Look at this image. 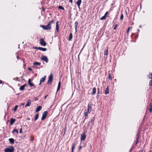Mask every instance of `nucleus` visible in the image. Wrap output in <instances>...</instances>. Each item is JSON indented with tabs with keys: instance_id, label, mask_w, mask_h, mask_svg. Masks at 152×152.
I'll return each mask as SVG.
<instances>
[{
	"instance_id": "1",
	"label": "nucleus",
	"mask_w": 152,
	"mask_h": 152,
	"mask_svg": "<svg viewBox=\"0 0 152 152\" xmlns=\"http://www.w3.org/2000/svg\"><path fill=\"white\" fill-rule=\"evenodd\" d=\"M41 27H42L45 30H50L51 29V26L50 24H48L47 25H41Z\"/></svg>"
},
{
	"instance_id": "2",
	"label": "nucleus",
	"mask_w": 152,
	"mask_h": 152,
	"mask_svg": "<svg viewBox=\"0 0 152 152\" xmlns=\"http://www.w3.org/2000/svg\"><path fill=\"white\" fill-rule=\"evenodd\" d=\"M53 79V75L52 73H51L48 77V84H51Z\"/></svg>"
},
{
	"instance_id": "3",
	"label": "nucleus",
	"mask_w": 152,
	"mask_h": 152,
	"mask_svg": "<svg viewBox=\"0 0 152 152\" xmlns=\"http://www.w3.org/2000/svg\"><path fill=\"white\" fill-rule=\"evenodd\" d=\"M14 148L13 146H10L9 148H7L5 150V152H13Z\"/></svg>"
},
{
	"instance_id": "4",
	"label": "nucleus",
	"mask_w": 152,
	"mask_h": 152,
	"mask_svg": "<svg viewBox=\"0 0 152 152\" xmlns=\"http://www.w3.org/2000/svg\"><path fill=\"white\" fill-rule=\"evenodd\" d=\"M48 112L47 111H45L42 114V117L41 119L42 121L44 120L46 118Z\"/></svg>"
},
{
	"instance_id": "5",
	"label": "nucleus",
	"mask_w": 152,
	"mask_h": 152,
	"mask_svg": "<svg viewBox=\"0 0 152 152\" xmlns=\"http://www.w3.org/2000/svg\"><path fill=\"white\" fill-rule=\"evenodd\" d=\"M40 44L43 46H46V43L44 39L42 38H41L40 39Z\"/></svg>"
},
{
	"instance_id": "6",
	"label": "nucleus",
	"mask_w": 152,
	"mask_h": 152,
	"mask_svg": "<svg viewBox=\"0 0 152 152\" xmlns=\"http://www.w3.org/2000/svg\"><path fill=\"white\" fill-rule=\"evenodd\" d=\"M41 59L42 60L44 61L46 63L48 62V59L47 57L45 56H42L41 57Z\"/></svg>"
},
{
	"instance_id": "7",
	"label": "nucleus",
	"mask_w": 152,
	"mask_h": 152,
	"mask_svg": "<svg viewBox=\"0 0 152 152\" xmlns=\"http://www.w3.org/2000/svg\"><path fill=\"white\" fill-rule=\"evenodd\" d=\"M88 113H90L91 110H92V107L91 105V104H88Z\"/></svg>"
},
{
	"instance_id": "8",
	"label": "nucleus",
	"mask_w": 152,
	"mask_h": 152,
	"mask_svg": "<svg viewBox=\"0 0 152 152\" xmlns=\"http://www.w3.org/2000/svg\"><path fill=\"white\" fill-rule=\"evenodd\" d=\"M86 138V135L85 132L83 133L81 136V140H84Z\"/></svg>"
},
{
	"instance_id": "9",
	"label": "nucleus",
	"mask_w": 152,
	"mask_h": 152,
	"mask_svg": "<svg viewBox=\"0 0 152 152\" xmlns=\"http://www.w3.org/2000/svg\"><path fill=\"white\" fill-rule=\"evenodd\" d=\"M46 76H45L44 77L42 78L40 80L39 85H40L42 83L44 82L45 81L46 79Z\"/></svg>"
},
{
	"instance_id": "10",
	"label": "nucleus",
	"mask_w": 152,
	"mask_h": 152,
	"mask_svg": "<svg viewBox=\"0 0 152 152\" xmlns=\"http://www.w3.org/2000/svg\"><path fill=\"white\" fill-rule=\"evenodd\" d=\"M28 83L29 86H34V85L33 83L31 82V80L30 79H29L28 80Z\"/></svg>"
},
{
	"instance_id": "11",
	"label": "nucleus",
	"mask_w": 152,
	"mask_h": 152,
	"mask_svg": "<svg viewBox=\"0 0 152 152\" xmlns=\"http://www.w3.org/2000/svg\"><path fill=\"white\" fill-rule=\"evenodd\" d=\"M81 3V0H78L76 2V3L77 5V6L79 8H80V6Z\"/></svg>"
},
{
	"instance_id": "12",
	"label": "nucleus",
	"mask_w": 152,
	"mask_h": 152,
	"mask_svg": "<svg viewBox=\"0 0 152 152\" xmlns=\"http://www.w3.org/2000/svg\"><path fill=\"white\" fill-rule=\"evenodd\" d=\"M15 121V119L12 118H11L10 119V124L11 125H13L14 122Z\"/></svg>"
},
{
	"instance_id": "13",
	"label": "nucleus",
	"mask_w": 152,
	"mask_h": 152,
	"mask_svg": "<svg viewBox=\"0 0 152 152\" xmlns=\"http://www.w3.org/2000/svg\"><path fill=\"white\" fill-rule=\"evenodd\" d=\"M26 84H25L21 86L20 88V91L23 90L24 89L25 87L26 86Z\"/></svg>"
},
{
	"instance_id": "14",
	"label": "nucleus",
	"mask_w": 152,
	"mask_h": 152,
	"mask_svg": "<svg viewBox=\"0 0 152 152\" xmlns=\"http://www.w3.org/2000/svg\"><path fill=\"white\" fill-rule=\"evenodd\" d=\"M31 104V101L29 99L26 105V107L30 105Z\"/></svg>"
},
{
	"instance_id": "15",
	"label": "nucleus",
	"mask_w": 152,
	"mask_h": 152,
	"mask_svg": "<svg viewBox=\"0 0 152 152\" xmlns=\"http://www.w3.org/2000/svg\"><path fill=\"white\" fill-rule=\"evenodd\" d=\"M109 88H108V86H107V88H106L105 90V94H109Z\"/></svg>"
},
{
	"instance_id": "16",
	"label": "nucleus",
	"mask_w": 152,
	"mask_h": 152,
	"mask_svg": "<svg viewBox=\"0 0 152 152\" xmlns=\"http://www.w3.org/2000/svg\"><path fill=\"white\" fill-rule=\"evenodd\" d=\"M42 108V107L41 106H39L37 107L36 109V112H37L41 110Z\"/></svg>"
},
{
	"instance_id": "17",
	"label": "nucleus",
	"mask_w": 152,
	"mask_h": 152,
	"mask_svg": "<svg viewBox=\"0 0 152 152\" xmlns=\"http://www.w3.org/2000/svg\"><path fill=\"white\" fill-rule=\"evenodd\" d=\"M39 50L42 51H46L47 50V49L45 48H43L42 47H39Z\"/></svg>"
},
{
	"instance_id": "18",
	"label": "nucleus",
	"mask_w": 152,
	"mask_h": 152,
	"mask_svg": "<svg viewBox=\"0 0 152 152\" xmlns=\"http://www.w3.org/2000/svg\"><path fill=\"white\" fill-rule=\"evenodd\" d=\"M78 24L77 22V21L75 22V29L76 32H77V27Z\"/></svg>"
},
{
	"instance_id": "19",
	"label": "nucleus",
	"mask_w": 152,
	"mask_h": 152,
	"mask_svg": "<svg viewBox=\"0 0 152 152\" xmlns=\"http://www.w3.org/2000/svg\"><path fill=\"white\" fill-rule=\"evenodd\" d=\"M9 141H10V142L12 144L14 143V139L13 138H10L9 139Z\"/></svg>"
},
{
	"instance_id": "20",
	"label": "nucleus",
	"mask_w": 152,
	"mask_h": 152,
	"mask_svg": "<svg viewBox=\"0 0 152 152\" xmlns=\"http://www.w3.org/2000/svg\"><path fill=\"white\" fill-rule=\"evenodd\" d=\"M92 90H93V91L92 92V95L96 93V88H93V89H92Z\"/></svg>"
},
{
	"instance_id": "21",
	"label": "nucleus",
	"mask_w": 152,
	"mask_h": 152,
	"mask_svg": "<svg viewBox=\"0 0 152 152\" xmlns=\"http://www.w3.org/2000/svg\"><path fill=\"white\" fill-rule=\"evenodd\" d=\"M60 86H61V82L60 81H59V83H58V88H57V91H58L60 88Z\"/></svg>"
},
{
	"instance_id": "22",
	"label": "nucleus",
	"mask_w": 152,
	"mask_h": 152,
	"mask_svg": "<svg viewBox=\"0 0 152 152\" xmlns=\"http://www.w3.org/2000/svg\"><path fill=\"white\" fill-rule=\"evenodd\" d=\"M72 38V33H70L69 35V40L70 41L71 40Z\"/></svg>"
},
{
	"instance_id": "23",
	"label": "nucleus",
	"mask_w": 152,
	"mask_h": 152,
	"mask_svg": "<svg viewBox=\"0 0 152 152\" xmlns=\"http://www.w3.org/2000/svg\"><path fill=\"white\" fill-rule=\"evenodd\" d=\"M12 132L14 134L15 132H16L17 134H18V130L14 129L13 130Z\"/></svg>"
},
{
	"instance_id": "24",
	"label": "nucleus",
	"mask_w": 152,
	"mask_h": 152,
	"mask_svg": "<svg viewBox=\"0 0 152 152\" xmlns=\"http://www.w3.org/2000/svg\"><path fill=\"white\" fill-rule=\"evenodd\" d=\"M77 144V142H75L73 145L72 147V148H73V149H74L75 148V147Z\"/></svg>"
},
{
	"instance_id": "25",
	"label": "nucleus",
	"mask_w": 152,
	"mask_h": 152,
	"mask_svg": "<svg viewBox=\"0 0 152 152\" xmlns=\"http://www.w3.org/2000/svg\"><path fill=\"white\" fill-rule=\"evenodd\" d=\"M38 117H39V115L38 114H37L36 115V116H35V118H34L35 120V121L37 120L38 118Z\"/></svg>"
},
{
	"instance_id": "26",
	"label": "nucleus",
	"mask_w": 152,
	"mask_h": 152,
	"mask_svg": "<svg viewBox=\"0 0 152 152\" xmlns=\"http://www.w3.org/2000/svg\"><path fill=\"white\" fill-rule=\"evenodd\" d=\"M34 65L40 66L41 64L40 63L36 62L34 63Z\"/></svg>"
},
{
	"instance_id": "27",
	"label": "nucleus",
	"mask_w": 152,
	"mask_h": 152,
	"mask_svg": "<svg viewBox=\"0 0 152 152\" xmlns=\"http://www.w3.org/2000/svg\"><path fill=\"white\" fill-rule=\"evenodd\" d=\"M108 51L107 49L104 51V55H107L108 54Z\"/></svg>"
},
{
	"instance_id": "28",
	"label": "nucleus",
	"mask_w": 152,
	"mask_h": 152,
	"mask_svg": "<svg viewBox=\"0 0 152 152\" xmlns=\"http://www.w3.org/2000/svg\"><path fill=\"white\" fill-rule=\"evenodd\" d=\"M106 18V17L104 15L102 16L101 18L100 19L102 20H105Z\"/></svg>"
},
{
	"instance_id": "29",
	"label": "nucleus",
	"mask_w": 152,
	"mask_h": 152,
	"mask_svg": "<svg viewBox=\"0 0 152 152\" xmlns=\"http://www.w3.org/2000/svg\"><path fill=\"white\" fill-rule=\"evenodd\" d=\"M56 30L58 32L59 31V26H56Z\"/></svg>"
},
{
	"instance_id": "30",
	"label": "nucleus",
	"mask_w": 152,
	"mask_h": 152,
	"mask_svg": "<svg viewBox=\"0 0 152 152\" xmlns=\"http://www.w3.org/2000/svg\"><path fill=\"white\" fill-rule=\"evenodd\" d=\"M58 9H61L62 10H64V7H63L62 6H60L58 7Z\"/></svg>"
},
{
	"instance_id": "31",
	"label": "nucleus",
	"mask_w": 152,
	"mask_h": 152,
	"mask_svg": "<svg viewBox=\"0 0 152 152\" xmlns=\"http://www.w3.org/2000/svg\"><path fill=\"white\" fill-rule=\"evenodd\" d=\"M18 107V106L17 105H16L15 106V108L14 109V111H16L17 110V109Z\"/></svg>"
},
{
	"instance_id": "32",
	"label": "nucleus",
	"mask_w": 152,
	"mask_h": 152,
	"mask_svg": "<svg viewBox=\"0 0 152 152\" xmlns=\"http://www.w3.org/2000/svg\"><path fill=\"white\" fill-rule=\"evenodd\" d=\"M88 112H85L84 113V116H85L87 117L88 116Z\"/></svg>"
},
{
	"instance_id": "33",
	"label": "nucleus",
	"mask_w": 152,
	"mask_h": 152,
	"mask_svg": "<svg viewBox=\"0 0 152 152\" xmlns=\"http://www.w3.org/2000/svg\"><path fill=\"white\" fill-rule=\"evenodd\" d=\"M152 79L150 81L149 84L150 86H152Z\"/></svg>"
},
{
	"instance_id": "34",
	"label": "nucleus",
	"mask_w": 152,
	"mask_h": 152,
	"mask_svg": "<svg viewBox=\"0 0 152 152\" xmlns=\"http://www.w3.org/2000/svg\"><path fill=\"white\" fill-rule=\"evenodd\" d=\"M123 17H124L122 13H121V17H120V19L121 20L123 19Z\"/></svg>"
},
{
	"instance_id": "35",
	"label": "nucleus",
	"mask_w": 152,
	"mask_h": 152,
	"mask_svg": "<svg viewBox=\"0 0 152 152\" xmlns=\"http://www.w3.org/2000/svg\"><path fill=\"white\" fill-rule=\"evenodd\" d=\"M148 77L149 79L152 78V73L149 75Z\"/></svg>"
},
{
	"instance_id": "36",
	"label": "nucleus",
	"mask_w": 152,
	"mask_h": 152,
	"mask_svg": "<svg viewBox=\"0 0 152 152\" xmlns=\"http://www.w3.org/2000/svg\"><path fill=\"white\" fill-rule=\"evenodd\" d=\"M117 24H115L114 26V28L113 29L114 30H115L117 27Z\"/></svg>"
},
{
	"instance_id": "37",
	"label": "nucleus",
	"mask_w": 152,
	"mask_h": 152,
	"mask_svg": "<svg viewBox=\"0 0 152 152\" xmlns=\"http://www.w3.org/2000/svg\"><path fill=\"white\" fill-rule=\"evenodd\" d=\"M131 28V27H129L128 28V30L127 31V33L128 34L129 31V30Z\"/></svg>"
},
{
	"instance_id": "38",
	"label": "nucleus",
	"mask_w": 152,
	"mask_h": 152,
	"mask_svg": "<svg viewBox=\"0 0 152 152\" xmlns=\"http://www.w3.org/2000/svg\"><path fill=\"white\" fill-rule=\"evenodd\" d=\"M54 21V20H52L51 21H50L48 24H50V25L52 23H53Z\"/></svg>"
},
{
	"instance_id": "39",
	"label": "nucleus",
	"mask_w": 152,
	"mask_h": 152,
	"mask_svg": "<svg viewBox=\"0 0 152 152\" xmlns=\"http://www.w3.org/2000/svg\"><path fill=\"white\" fill-rule=\"evenodd\" d=\"M108 14V12H106L105 13L104 16H105L106 17H107V15Z\"/></svg>"
},
{
	"instance_id": "40",
	"label": "nucleus",
	"mask_w": 152,
	"mask_h": 152,
	"mask_svg": "<svg viewBox=\"0 0 152 152\" xmlns=\"http://www.w3.org/2000/svg\"><path fill=\"white\" fill-rule=\"evenodd\" d=\"M149 111L150 113H151L152 111V107H150L149 108Z\"/></svg>"
},
{
	"instance_id": "41",
	"label": "nucleus",
	"mask_w": 152,
	"mask_h": 152,
	"mask_svg": "<svg viewBox=\"0 0 152 152\" xmlns=\"http://www.w3.org/2000/svg\"><path fill=\"white\" fill-rule=\"evenodd\" d=\"M109 79L110 80H112V77L110 75H109Z\"/></svg>"
},
{
	"instance_id": "42",
	"label": "nucleus",
	"mask_w": 152,
	"mask_h": 152,
	"mask_svg": "<svg viewBox=\"0 0 152 152\" xmlns=\"http://www.w3.org/2000/svg\"><path fill=\"white\" fill-rule=\"evenodd\" d=\"M33 48H34L35 49H38V50L39 49V47H34Z\"/></svg>"
},
{
	"instance_id": "43",
	"label": "nucleus",
	"mask_w": 152,
	"mask_h": 152,
	"mask_svg": "<svg viewBox=\"0 0 152 152\" xmlns=\"http://www.w3.org/2000/svg\"><path fill=\"white\" fill-rule=\"evenodd\" d=\"M22 128H21L20 130V133H22Z\"/></svg>"
},
{
	"instance_id": "44",
	"label": "nucleus",
	"mask_w": 152,
	"mask_h": 152,
	"mask_svg": "<svg viewBox=\"0 0 152 152\" xmlns=\"http://www.w3.org/2000/svg\"><path fill=\"white\" fill-rule=\"evenodd\" d=\"M149 105L150 107H152V102L150 103Z\"/></svg>"
},
{
	"instance_id": "45",
	"label": "nucleus",
	"mask_w": 152,
	"mask_h": 152,
	"mask_svg": "<svg viewBox=\"0 0 152 152\" xmlns=\"http://www.w3.org/2000/svg\"><path fill=\"white\" fill-rule=\"evenodd\" d=\"M82 147L81 146H80L79 147V149H82Z\"/></svg>"
},
{
	"instance_id": "46",
	"label": "nucleus",
	"mask_w": 152,
	"mask_h": 152,
	"mask_svg": "<svg viewBox=\"0 0 152 152\" xmlns=\"http://www.w3.org/2000/svg\"><path fill=\"white\" fill-rule=\"evenodd\" d=\"M59 23V21H58L56 23V26H58V23Z\"/></svg>"
},
{
	"instance_id": "47",
	"label": "nucleus",
	"mask_w": 152,
	"mask_h": 152,
	"mask_svg": "<svg viewBox=\"0 0 152 152\" xmlns=\"http://www.w3.org/2000/svg\"><path fill=\"white\" fill-rule=\"evenodd\" d=\"M28 69L30 71H32V69H31V68L29 67L28 68Z\"/></svg>"
},
{
	"instance_id": "48",
	"label": "nucleus",
	"mask_w": 152,
	"mask_h": 152,
	"mask_svg": "<svg viewBox=\"0 0 152 152\" xmlns=\"http://www.w3.org/2000/svg\"><path fill=\"white\" fill-rule=\"evenodd\" d=\"M69 2L72 3V0H69Z\"/></svg>"
},
{
	"instance_id": "49",
	"label": "nucleus",
	"mask_w": 152,
	"mask_h": 152,
	"mask_svg": "<svg viewBox=\"0 0 152 152\" xmlns=\"http://www.w3.org/2000/svg\"><path fill=\"white\" fill-rule=\"evenodd\" d=\"M24 104V103H22L21 104V106H23Z\"/></svg>"
},
{
	"instance_id": "50",
	"label": "nucleus",
	"mask_w": 152,
	"mask_h": 152,
	"mask_svg": "<svg viewBox=\"0 0 152 152\" xmlns=\"http://www.w3.org/2000/svg\"><path fill=\"white\" fill-rule=\"evenodd\" d=\"M48 96V95H46V96H45V99H46V98Z\"/></svg>"
},
{
	"instance_id": "51",
	"label": "nucleus",
	"mask_w": 152,
	"mask_h": 152,
	"mask_svg": "<svg viewBox=\"0 0 152 152\" xmlns=\"http://www.w3.org/2000/svg\"><path fill=\"white\" fill-rule=\"evenodd\" d=\"M74 149H73V148H72V152H73V150H74Z\"/></svg>"
},
{
	"instance_id": "52",
	"label": "nucleus",
	"mask_w": 152,
	"mask_h": 152,
	"mask_svg": "<svg viewBox=\"0 0 152 152\" xmlns=\"http://www.w3.org/2000/svg\"><path fill=\"white\" fill-rule=\"evenodd\" d=\"M2 83V81L1 80H0V83Z\"/></svg>"
},
{
	"instance_id": "53",
	"label": "nucleus",
	"mask_w": 152,
	"mask_h": 152,
	"mask_svg": "<svg viewBox=\"0 0 152 152\" xmlns=\"http://www.w3.org/2000/svg\"><path fill=\"white\" fill-rule=\"evenodd\" d=\"M149 152H152V150H151Z\"/></svg>"
},
{
	"instance_id": "54",
	"label": "nucleus",
	"mask_w": 152,
	"mask_h": 152,
	"mask_svg": "<svg viewBox=\"0 0 152 152\" xmlns=\"http://www.w3.org/2000/svg\"><path fill=\"white\" fill-rule=\"evenodd\" d=\"M27 119L28 120H29L30 119L29 118H28Z\"/></svg>"
},
{
	"instance_id": "55",
	"label": "nucleus",
	"mask_w": 152,
	"mask_h": 152,
	"mask_svg": "<svg viewBox=\"0 0 152 152\" xmlns=\"http://www.w3.org/2000/svg\"><path fill=\"white\" fill-rule=\"evenodd\" d=\"M98 94H99V91H98Z\"/></svg>"
},
{
	"instance_id": "56",
	"label": "nucleus",
	"mask_w": 152,
	"mask_h": 152,
	"mask_svg": "<svg viewBox=\"0 0 152 152\" xmlns=\"http://www.w3.org/2000/svg\"><path fill=\"white\" fill-rule=\"evenodd\" d=\"M141 27V26H140V27Z\"/></svg>"
}]
</instances>
